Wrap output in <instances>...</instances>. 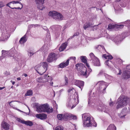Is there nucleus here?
<instances>
[{"instance_id": "8", "label": "nucleus", "mask_w": 130, "mask_h": 130, "mask_svg": "<svg viewBox=\"0 0 130 130\" xmlns=\"http://www.w3.org/2000/svg\"><path fill=\"white\" fill-rule=\"evenodd\" d=\"M89 55L91 59L93 61V62L94 65L96 66H100V64L99 59L95 57L92 53L90 54Z\"/></svg>"}, {"instance_id": "35", "label": "nucleus", "mask_w": 130, "mask_h": 130, "mask_svg": "<svg viewBox=\"0 0 130 130\" xmlns=\"http://www.w3.org/2000/svg\"><path fill=\"white\" fill-rule=\"evenodd\" d=\"M86 69L87 74L88 77L90 73L91 72L92 70L90 68H88L87 69Z\"/></svg>"}, {"instance_id": "59", "label": "nucleus", "mask_w": 130, "mask_h": 130, "mask_svg": "<svg viewBox=\"0 0 130 130\" xmlns=\"http://www.w3.org/2000/svg\"><path fill=\"white\" fill-rule=\"evenodd\" d=\"M12 102V101H11V102H9V104H10L11 102Z\"/></svg>"}, {"instance_id": "46", "label": "nucleus", "mask_w": 130, "mask_h": 130, "mask_svg": "<svg viewBox=\"0 0 130 130\" xmlns=\"http://www.w3.org/2000/svg\"><path fill=\"white\" fill-rule=\"evenodd\" d=\"M126 69H128L130 70V65H128L126 67Z\"/></svg>"}, {"instance_id": "56", "label": "nucleus", "mask_w": 130, "mask_h": 130, "mask_svg": "<svg viewBox=\"0 0 130 130\" xmlns=\"http://www.w3.org/2000/svg\"><path fill=\"white\" fill-rule=\"evenodd\" d=\"M56 109H57V108H58V106L57 105H56Z\"/></svg>"}, {"instance_id": "20", "label": "nucleus", "mask_w": 130, "mask_h": 130, "mask_svg": "<svg viewBox=\"0 0 130 130\" xmlns=\"http://www.w3.org/2000/svg\"><path fill=\"white\" fill-rule=\"evenodd\" d=\"M123 76L125 79L130 77V71H128L124 72L123 74Z\"/></svg>"}, {"instance_id": "55", "label": "nucleus", "mask_w": 130, "mask_h": 130, "mask_svg": "<svg viewBox=\"0 0 130 130\" xmlns=\"http://www.w3.org/2000/svg\"><path fill=\"white\" fill-rule=\"evenodd\" d=\"M15 83V82H12V84H13V85H14Z\"/></svg>"}, {"instance_id": "4", "label": "nucleus", "mask_w": 130, "mask_h": 130, "mask_svg": "<svg viewBox=\"0 0 130 130\" xmlns=\"http://www.w3.org/2000/svg\"><path fill=\"white\" fill-rule=\"evenodd\" d=\"M128 100V99L126 96L121 95L118 99L117 102V109L122 107L125 105Z\"/></svg>"}, {"instance_id": "58", "label": "nucleus", "mask_w": 130, "mask_h": 130, "mask_svg": "<svg viewBox=\"0 0 130 130\" xmlns=\"http://www.w3.org/2000/svg\"><path fill=\"white\" fill-rule=\"evenodd\" d=\"M121 0H116V1H117V2H118V1H120Z\"/></svg>"}, {"instance_id": "39", "label": "nucleus", "mask_w": 130, "mask_h": 130, "mask_svg": "<svg viewBox=\"0 0 130 130\" xmlns=\"http://www.w3.org/2000/svg\"><path fill=\"white\" fill-rule=\"evenodd\" d=\"M124 24H126L127 26H129L130 24V21L127 20L125 22Z\"/></svg>"}, {"instance_id": "1", "label": "nucleus", "mask_w": 130, "mask_h": 130, "mask_svg": "<svg viewBox=\"0 0 130 130\" xmlns=\"http://www.w3.org/2000/svg\"><path fill=\"white\" fill-rule=\"evenodd\" d=\"M70 97L67 100V106L72 109L78 103V95L73 88H70L68 90Z\"/></svg>"}, {"instance_id": "33", "label": "nucleus", "mask_w": 130, "mask_h": 130, "mask_svg": "<svg viewBox=\"0 0 130 130\" xmlns=\"http://www.w3.org/2000/svg\"><path fill=\"white\" fill-rule=\"evenodd\" d=\"M90 26V25L89 23H86L85 24L84 28L85 29H86L87 28L89 27Z\"/></svg>"}, {"instance_id": "24", "label": "nucleus", "mask_w": 130, "mask_h": 130, "mask_svg": "<svg viewBox=\"0 0 130 130\" xmlns=\"http://www.w3.org/2000/svg\"><path fill=\"white\" fill-rule=\"evenodd\" d=\"M116 127L113 124H110L106 130H116Z\"/></svg>"}, {"instance_id": "54", "label": "nucleus", "mask_w": 130, "mask_h": 130, "mask_svg": "<svg viewBox=\"0 0 130 130\" xmlns=\"http://www.w3.org/2000/svg\"><path fill=\"white\" fill-rule=\"evenodd\" d=\"M24 75L25 77H27V75L26 74H24Z\"/></svg>"}, {"instance_id": "17", "label": "nucleus", "mask_w": 130, "mask_h": 130, "mask_svg": "<svg viewBox=\"0 0 130 130\" xmlns=\"http://www.w3.org/2000/svg\"><path fill=\"white\" fill-rule=\"evenodd\" d=\"M21 3V2H20L19 1H13L11 2L8 3L7 4V5L10 8H11L13 9H21V8H20V7H17V8H12V7L11 6H12V5H11V4H15L17 3H19L20 4Z\"/></svg>"}, {"instance_id": "42", "label": "nucleus", "mask_w": 130, "mask_h": 130, "mask_svg": "<svg viewBox=\"0 0 130 130\" xmlns=\"http://www.w3.org/2000/svg\"><path fill=\"white\" fill-rule=\"evenodd\" d=\"M85 63L86 66L88 67V68H90V66L89 64L87 62Z\"/></svg>"}, {"instance_id": "45", "label": "nucleus", "mask_w": 130, "mask_h": 130, "mask_svg": "<svg viewBox=\"0 0 130 130\" xmlns=\"http://www.w3.org/2000/svg\"><path fill=\"white\" fill-rule=\"evenodd\" d=\"M78 34L79 33L78 32H76L74 35H73V37H74L75 36H77Z\"/></svg>"}, {"instance_id": "29", "label": "nucleus", "mask_w": 130, "mask_h": 130, "mask_svg": "<svg viewBox=\"0 0 130 130\" xmlns=\"http://www.w3.org/2000/svg\"><path fill=\"white\" fill-rule=\"evenodd\" d=\"M103 57L105 59H108L110 60L112 59H113V57L111 55H107L106 54L103 55Z\"/></svg>"}, {"instance_id": "63", "label": "nucleus", "mask_w": 130, "mask_h": 130, "mask_svg": "<svg viewBox=\"0 0 130 130\" xmlns=\"http://www.w3.org/2000/svg\"><path fill=\"white\" fill-rule=\"evenodd\" d=\"M12 88V86L11 87V88Z\"/></svg>"}, {"instance_id": "43", "label": "nucleus", "mask_w": 130, "mask_h": 130, "mask_svg": "<svg viewBox=\"0 0 130 130\" xmlns=\"http://www.w3.org/2000/svg\"><path fill=\"white\" fill-rule=\"evenodd\" d=\"M17 55L16 54H15V55H11L10 56H11V57H12L14 58H15V57H17Z\"/></svg>"}, {"instance_id": "51", "label": "nucleus", "mask_w": 130, "mask_h": 130, "mask_svg": "<svg viewBox=\"0 0 130 130\" xmlns=\"http://www.w3.org/2000/svg\"><path fill=\"white\" fill-rule=\"evenodd\" d=\"M121 73V71L120 70H119V73L118 74L120 75Z\"/></svg>"}, {"instance_id": "11", "label": "nucleus", "mask_w": 130, "mask_h": 130, "mask_svg": "<svg viewBox=\"0 0 130 130\" xmlns=\"http://www.w3.org/2000/svg\"><path fill=\"white\" fill-rule=\"evenodd\" d=\"M99 85V88L100 90H105L107 86L109 85L108 83H107L103 81H100L97 84Z\"/></svg>"}, {"instance_id": "13", "label": "nucleus", "mask_w": 130, "mask_h": 130, "mask_svg": "<svg viewBox=\"0 0 130 130\" xmlns=\"http://www.w3.org/2000/svg\"><path fill=\"white\" fill-rule=\"evenodd\" d=\"M17 120L18 122L23 124H25L27 125L31 126L33 125L32 122L30 121H25L19 118H17Z\"/></svg>"}, {"instance_id": "28", "label": "nucleus", "mask_w": 130, "mask_h": 130, "mask_svg": "<svg viewBox=\"0 0 130 130\" xmlns=\"http://www.w3.org/2000/svg\"><path fill=\"white\" fill-rule=\"evenodd\" d=\"M114 40V42L117 44H118L121 41L120 39V37H116Z\"/></svg>"}, {"instance_id": "34", "label": "nucleus", "mask_w": 130, "mask_h": 130, "mask_svg": "<svg viewBox=\"0 0 130 130\" xmlns=\"http://www.w3.org/2000/svg\"><path fill=\"white\" fill-rule=\"evenodd\" d=\"M63 127L61 126H58L56 127L55 129V130H63Z\"/></svg>"}, {"instance_id": "57", "label": "nucleus", "mask_w": 130, "mask_h": 130, "mask_svg": "<svg viewBox=\"0 0 130 130\" xmlns=\"http://www.w3.org/2000/svg\"><path fill=\"white\" fill-rule=\"evenodd\" d=\"M2 7H3V6H2L1 5H0V8H1Z\"/></svg>"}, {"instance_id": "60", "label": "nucleus", "mask_w": 130, "mask_h": 130, "mask_svg": "<svg viewBox=\"0 0 130 130\" xmlns=\"http://www.w3.org/2000/svg\"><path fill=\"white\" fill-rule=\"evenodd\" d=\"M27 107H28V109H29V110L30 109H29V107H28V106H27Z\"/></svg>"}, {"instance_id": "5", "label": "nucleus", "mask_w": 130, "mask_h": 130, "mask_svg": "<svg viewBox=\"0 0 130 130\" xmlns=\"http://www.w3.org/2000/svg\"><path fill=\"white\" fill-rule=\"evenodd\" d=\"M57 117L59 120H67L68 119H76L77 117L76 116L71 113H66L65 114H59L57 116Z\"/></svg>"}, {"instance_id": "48", "label": "nucleus", "mask_w": 130, "mask_h": 130, "mask_svg": "<svg viewBox=\"0 0 130 130\" xmlns=\"http://www.w3.org/2000/svg\"><path fill=\"white\" fill-rule=\"evenodd\" d=\"M103 72L102 71H101L98 74V75H100L101 74H103Z\"/></svg>"}, {"instance_id": "36", "label": "nucleus", "mask_w": 130, "mask_h": 130, "mask_svg": "<svg viewBox=\"0 0 130 130\" xmlns=\"http://www.w3.org/2000/svg\"><path fill=\"white\" fill-rule=\"evenodd\" d=\"M105 63V64L107 65L109 67H110V64L112 63L109 60H107L106 61Z\"/></svg>"}, {"instance_id": "32", "label": "nucleus", "mask_w": 130, "mask_h": 130, "mask_svg": "<svg viewBox=\"0 0 130 130\" xmlns=\"http://www.w3.org/2000/svg\"><path fill=\"white\" fill-rule=\"evenodd\" d=\"M39 51H41L43 52H44V53H46L47 52V50L45 49V48L43 46L40 49Z\"/></svg>"}, {"instance_id": "31", "label": "nucleus", "mask_w": 130, "mask_h": 130, "mask_svg": "<svg viewBox=\"0 0 130 130\" xmlns=\"http://www.w3.org/2000/svg\"><path fill=\"white\" fill-rule=\"evenodd\" d=\"M80 58L82 61L84 63L87 62L86 57L83 56H81Z\"/></svg>"}, {"instance_id": "47", "label": "nucleus", "mask_w": 130, "mask_h": 130, "mask_svg": "<svg viewBox=\"0 0 130 130\" xmlns=\"http://www.w3.org/2000/svg\"><path fill=\"white\" fill-rule=\"evenodd\" d=\"M88 103L89 104L90 103V97L88 99Z\"/></svg>"}, {"instance_id": "52", "label": "nucleus", "mask_w": 130, "mask_h": 130, "mask_svg": "<svg viewBox=\"0 0 130 130\" xmlns=\"http://www.w3.org/2000/svg\"><path fill=\"white\" fill-rule=\"evenodd\" d=\"M119 62H120V63H122V60L121 59L119 60Z\"/></svg>"}, {"instance_id": "38", "label": "nucleus", "mask_w": 130, "mask_h": 130, "mask_svg": "<svg viewBox=\"0 0 130 130\" xmlns=\"http://www.w3.org/2000/svg\"><path fill=\"white\" fill-rule=\"evenodd\" d=\"M65 79V85H67L68 84V79L67 77L66 76L65 77H64Z\"/></svg>"}, {"instance_id": "19", "label": "nucleus", "mask_w": 130, "mask_h": 130, "mask_svg": "<svg viewBox=\"0 0 130 130\" xmlns=\"http://www.w3.org/2000/svg\"><path fill=\"white\" fill-rule=\"evenodd\" d=\"M35 116L37 118L41 120L45 119L46 118V115L45 113L37 114Z\"/></svg>"}, {"instance_id": "14", "label": "nucleus", "mask_w": 130, "mask_h": 130, "mask_svg": "<svg viewBox=\"0 0 130 130\" xmlns=\"http://www.w3.org/2000/svg\"><path fill=\"white\" fill-rule=\"evenodd\" d=\"M123 25H117L116 24L115 25L110 24L108 26V29H110L114 28H118L119 29L120 28L121 29L123 28Z\"/></svg>"}, {"instance_id": "30", "label": "nucleus", "mask_w": 130, "mask_h": 130, "mask_svg": "<svg viewBox=\"0 0 130 130\" xmlns=\"http://www.w3.org/2000/svg\"><path fill=\"white\" fill-rule=\"evenodd\" d=\"M95 48L98 50H101V49L105 50L104 47L103 46L99 45L95 46Z\"/></svg>"}, {"instance_id": "27", "label": "nucleus", "mask_w": 130, "mask_h": 130, "mask_svg": "<svg viewBox=\"0 0 130 130\" xmlns=\"http://www.w3.org/2000/svg\"><path fill=\"white\" fill-rule=\"evenodd\" d=\"M32 91L30 90L27 91L26 93L25 94V96H31L32 95Z\"/></svg>"}, {"instance_id": "6", "label": "nucleus", "mask_w": 130, "mask_h": 130, "mask_svg": "<svg viewBox=\"0 0 130 130\" xmlns=\"http://www.w3.org/2000/svg\"><path fill=\"white\" fill-rule=\"evenodd\" d=\"M48 15L56 20H61L63 18V16L61 14L55 11H50Z\"/></svg>"}, {"instance_id": "26", "label": "nucleus", "mask_w": 130, "mask_h": 130, "mask_svg": "<svg viewBox=\"0 0 130 130\" xmlns=\"http://www.w3.org/2000/svg\"><path fill=\"white\" fill-rule=\"evenodd\" d=\"M46 70H47L43 68H41V67H40V69L39 70V72L38 71H37V72L41 75H42L44 73H45L46 72Z\"/></svg>"}, {"instance_id": "18", "label": "nucleus", "mask_w": 130, "mask_h": 130, "mask_svg": "<svg viewBox=\"0 0 130 130\" xmlns=\"http://www.w3.org/2000/svg\"><path fill=\"white\" fill-rule=\"evenodd\" d=\"M69 59H67L66 61L62 62L58 65L59 67L61 68L65 67L69 65Z\"/></svg>"}, {"instance_id": "44", "label": "nucleus", "mask_w": 130, "mask_h": 130, "mask_svg": "<svg viewBox=\"0 0 130 130\" xmlns=\"http://www.w3.org/2000/svg\"><path fill=\"white\" fill-rule=\"evenodd\" d=\"M42 80V77H39V78H38V79H37V81L38 82H41L39 80Z\"/></svg>"}, {"instance_id": "15", "label": "nucleus", "mask_w": 130, "mask_h": 130, "mask_svg": "<svg viewBox=\"0 0 130 130\" xmlns=\"http://www.w3.org/2000/svg\"><path fill=\"white\" fill-rule=\"evenodd\" d=\"M74 84L79 87L82 90V87H83L84 85V82L83 81L77 80H74Z\"/></svg>"}, {"instance_id": "53", "label": "nucleus", "mask_w": 130, "mask_h": 130, "mask_svg": "<svg viewBox=\"0 0 130 130\" xmlns=\"http://www.w3.org/2000/svg\"><path fill=\"white\" fill-rule=\"evenodd\" d=\"M17 80H21V78L20 77H18L17 78Z\"/></svg>"}, {"instance_id": "49", "label": "nucleus", "mask_w": 130, "mask_h": 130, "mask_svg": "<svg viewBox=\"0 0 130 130\" xmlns=\"http://www.w3.org/2000/svg\"><path fill=\"white\" fill-rule=\"evenodd\" d=\"M5 88V87H0V90H1Z\"/></svg>"}, {"instance_id": "9", "label": "nucleus", "mask_w": 130, "mask_h": 130, "mask_svg": "<svg viewBox=\"0 0 130 130\" xmlns=\"http://www.w3.org/2000/svg\"><path fill=\"white\" fill-rule=\"evenodd\" d=\"M10 36L9 32L5 30L3 33L2 36L0 37V41H5L9 38Z\"/></svg>"}, {"instance_id": "2", "label": "nucleus", "mask_w": 130, "mask_h": 130, "mask_svg": "<svg viewBox=\"0 0 130 130\" xmlns=\"http://www.w3.org/2000/svg\"><path fill=\"white\" fill-rule=\"evenodd\" d=\"M82 117L83 118V125L84 126H96V123L95 121L92 117L89 114L83 115Z\"/></svg>"}, {"instance_id": "21", "label": "nucleus", "mask_w": 130, "mask_h": 130, "mask_svg": "<svg viewBox=\"0 0 130 130\" xmlns=\"http://www.w3.org/2000/svg\"><path fill=\"white\" fill-rule=\"evenodd\" d=\"M27 40V38L26 35H24L21 38L19 41V42L21 44H23L25 43Z\"/></svg>"}, {"instance_id": "40", "label": "nucleus", "mask_w": 130, "mask_h": 130, "mask_svg": "<svg viewBox=\"0 0 130 130\" xmlns=\"http://www.w3.org/2000/svg\"><path fill=\"white\" fill-rule=\"evenodd\" d=\"M115 104V103L113 102H111L109 103V105L111 106H112Z\"/></svg>"}, {"instance_id": "22", "label": "nucleus", "mask_w": 130, "mask_h": 130, "mask_svg": "<svg viewBox=\"0 0 130 130\" xmlns=\"http://www.w3.org/2000/svg\"><path fill=\"white\" fill-rule=\"evenodd\" d=\"M9 53V51H8L3 50L2 51V56L0 57V60L3 59V57H6L7 56H8Z\"/></svg>"}, {"instance_id": "12", "label": "nucleus", "mask_w": 130, "mask_h": 130, "mask_svg": "<svg viewBox=\"0 0 130 130\" xmlns=\"http://www.w3.org/2000/svg\"><path fill=\"white\" fill-rule=\"evenodd\" d=\"M56 54L53 53H51L47 58V62H51L56 59Z\"/></svg>"}, {"instance_id": "10", "label": "nucleus", "mask_w": 130, "mask_h": 130, "mask_svg": "<svg viewBox=\"0 0 130 130\" xmlns=\"http://www.w3.org/2000/svg\"><path fill=\"white\" fill-rule=\"evenodd\" d=\"M45 0H35L37 7L41 10L45 8L43 4L44 3Z\"/></svg>"}, {"instance_id": "23", "label": "nucleus", "mask_w": 130, "mask_h": 130, "mask_svg": "<svg viewBox=\"0 0 130 130\" xmlns=\"http://www.w3.org/2000/svg\"><path fill=\"white\" fill-rule=\"evenodd\" d=\"M67 43H63L59 49V51L60 52L62 51L65 49L67 46Z\"/></svg>"}, {"instance_id": "3", "label": "nucleus", "mask_w": 130, "mask_h": 130, "mask_svg": "<svg viewBox=\"0 0 130 130\" xmlns=\"http://www.w3.org/2000/svg\"><path fill=\"white\" fill-rule=\"evenodd\" d=\"M36 108V111L38 112L51 113L53 111L52 108L50 107L47 104L38 105Z\"/></svg>"}, {"instance_id": "41", "label": "nucleus", "mask_w": 130, "mask_h": 130, "mask_svg": "<svg viewBox=\"0 0 130 130\" xmlns=\"http://www.w3.org/2000/svg\"><path fill=\"white\" fill-rule=\"evenodd\" d=\"M34 54V53L32 52H28V55L30 57L31 56H32L33 55V54Z\"/></svg>"}, {"instance_id": "62", "label": "nucleus", "mask_w": 130, "mask_h": 130, "mask_svg": "<svg viewBox=\"0 0 130 130\" xmlns=\"http://www.w3.org/2000/svg\"><path fill=\"white\" fill-rule=\"evenodd\" d=\"M34 25H31V26H34Z\"/></svg>"}, {"instance_id": "25", "label": "nucleus", "mask_w": 130, "mask_h": 130, "mask_svg": "<svg viewBox=\"0 0 130 130\" xmlns=\"http://www.w3.org/2000/svg\"><path fill=\"white\" fill-rule=\"evenodd\" d=\"M40 64L41 65V68H43L47 70L48 67V64L46 62H43L41 63H40Z\"/></svg>"}, {"instance_id": "37", "label": "nucleus", "mask_w": 130, "mask_h": 130, "mask_svg": "<svg viewBox=\"0 0 130 130\" xmlns=\"http://www.w3.org/2000/svg\"><path fill=\"white\" fill-rule=\"evenodd\" d=\"M69 60H73L74 62H75L76 57H71L68 59Z\"/></svg>"}, {"instance_id": "16", "label": "nucleus", "mask_w": 130, "mask_h": 130, "mask_svg": "<svg viewBox=\"0 0 130 130\" xmlns=\"http://www.w3.org/2000/svg\"><path fill=\"white\" fill-rule=\"evenodd\" d=\"M1 127L5 130H8L9 128L10 125L5 121H3L1 124Z\"/></svg>"}, {"instance_id": "50", "label": "nucleus", "mask_w": 130, "mask_h": 130, "mask_svg": "<svg viewBox=\"0 0 130 130\" xmlns=\"http://www.w3.org/2000/svg\"><path fill=\"white\" fill-rule=\"evenodd\" d=\"M53 82H51L50 83V85L51 86H53Z\"/></svg>"}, {"instance_id": "61", "label": "nucleus", "mask_w": 130, "mask_h": 130, "mask_svg": "<svg viewBox=\"0 0 130 130\" xmlns=\"http://www.w3.org/2000/svg\"><path fill=\"white\" fill-rule=\"evenodd\" d=\"M11 82L12 83V82H13L12 80H11Z\"/></svg>"}, {"instance_id": "7", "label": "nucleus", "mask_w": 130, "mask_h": 130, "mask_svg": "<svg viewBox=\"0 0 130 130\" xmlns=\"http://www.w3.org/2000/svg\"><path fill=\"white\" fill-rule=\"evenodd\" d=\"M75 66L77 69H80L79 71L81 75L86 76V77H88L86 68L82 64H77Z\"/></svg>"}]
</instances>
